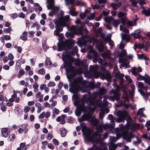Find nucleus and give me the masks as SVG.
<instances>
[{"instance_id": "nucleus-43", "label": "nucleus", "mask_w": 150, "mask_h": 150, "mask_svg": "<svg viewBox=\"0 0 150 150\" xmlns=\"http://www.w3.org/2000/svg\"><path fill=\"white\" fill-rule=\"evenodd\" d=\"M90 117V116L88 115H83L82 117V121L86 120H89Z\"/></svg>"}, {"instance_id": "nucleus-23", "label": "nucleus", "mask_w": 150, "mask_h": 150, "mask_svg": "<svg viewBox=\"0 0 150 150\" xmlns=\"http://www.w3.org/2000/svg\"><path fill=\"white\" fill-rule=\"evenodd\" d=\"M23 126V125H22L21 127L23 128V129L20 128H19L18 130V132L20 133H22L24 131L25 132V133H26L28 131V129L26 127L28 126V125H25L24 127Z\"/></svg>"}, {"instance_id": "nucleus-26", "label": "nucleus", "mask_w": 150, "mask_h": 150, "mask_svg": "<svg viewBox=\"0 0 150 150\" xmlns=\"http://www.w3.org/2000/svg\"><path fill=\"white\" fill-rule=\"evenodd\" d=\"M112 23L114 27H117L120 23V21L119 20L114 19Z\"/></svg>"}, {"instance_id": "nucleus-48", "label": "nucleus", "mask_w": 150, "mask_h": 150, "mask_svg": "<svg viewBox=\"0 0 150 150\" xmlns=\"http://www.w3.org/2000/svg\"><path fill=\"white\" fill-rule=\"evenodd\" d=\"M144 110V108H140L137 112V115H141L143 113V111Z\"/></svg>"}, {"instance_id": "nucleus-22", "label": "nucleus", "mask_w": 150, "mask_h": 150, "mask_svg": "<svg viewBox=\"0 0 150 150\" xmlns=\"http://www.w3.org/2000/svg\"><path fill=\"white\" fill-rule=\"evenodd\" d=\"M73 100L74 101V104L75 105H78V106L79 105V102H78V99L79 98L77 94H74L72 97Z\"/></svg>"}, {"instance_id": "nucleus-2", "label": "nucleus", "mask_w": 150, "mask_h": 150, "mask_svg": "<svg viewBox=\"0 0 150 150\" xmlns=\"http://www.w3.org/2000/svg\"><path fill=\"white\" fill-rule=\"evenodd\" d=\"M62 59L66 68L67 73V78L69 79L74 77L77 74V70L72 66V63L74 62V58L69 54L67 50H65L62 55Z\"/></svg>"}, {"instance_id": "nucleus-36", "label": "nucleus", "mask_w": 150, "mask_h": 150, "mask_svg": "<svg viewBox=\"0 0 150 150\" xmlns=\"http://www.w3.org/2000/svg\"><path fill=\"white\" fill-rule=\"evenodd\" d=\"M106 92V90L105 88H102L99 89V93L100 95H102L105 93Z\"/></svg>"}, {"instance_id": "nucleus-30", "label": "nucleus", "mask_w": 150, "mask_h": 150, "mask_svg": "<svg viewBox=\"0 0 150 150\" xmlns=\"http://www.w3.org/2000/svg\"><path fill=\"white\" fill-rule=\"evenodd\" d=\"M142 12L146 16H150V8H149L147 10L144 9Z\"/></svg>"}, {"instance_id": "nucleus-14", "label": "nucleus", "mask_w": 150, "mask_h": 150, "mask_svg": "<svg viewBox=\"0 0 150 150\" xmlns=\"http://www.w3.org/2000/svg\"><path fill=\"white\" fill-rule=\"evenodd\" d=\"M100 78L102 79H106L108 81H110L111 79V77L110 74L108 73H102L100 75Z\"/></svg>"}, {"instance_id": "nucleus-35", "label": "nucleus", "mask_w": 150, "mask_h": 150, "mask_svg": "<svg viewBox=\"0 0 150 150\" xmlns=\"http://www.w3.org/2000/svg\"><path fill=\"white\" fill-rule=\"evenodd\" d=\"M145 82L149 85L150 84V77L148 76H146L144 79Z\"/></svg>"}, {"instance_id": "nucleus-58", "label": "nucleus", "mask_w": 150, "mask_h": 150, "mask_svg": "<svg viewBox=\"0 0 150 150\" xmlns=\"http://www.w3.org/2000/svg\"><path fill=\"white\" fill-rule=\"evenodd\" d=\"M45 112H43L39 115L38 117L40 119L43 118L45 117Z\"/></svg>"}, {"instance_id": "nucleus-37", "label": "nucleus", "mask_w": 150, "mask_h": 150, "mask_svg": "<svg viewBox=\"0 0 150 150\" xmlns=\"http://www.w3.org/2000/svg\"><path fill=\"white\" fill-rule=\"evenodd\" d=\"M15 138V135L14 134H12L9 135L8 140V141H12L14 140Z\"/></svg>"}, {"instance_id": "nucleus-38", "label": "nucleus", "mask_w": 150, "mask_h": 150, "mask_svg": "<svg viewBox=\"0 0 150 150\" xmlns=\"http://www.w3.org/2000/svg\"><path fill=\"white\" fill-rule=\"evenodd\" d=\"M78 51V47L77 46L74 47L73 50L71 52V53L73 55L75 54Z\"/></svg>"}, {"instance_id": "nucleus-27", "label": "nucleus", "mask_w": 150, "mask_h": 150, "mask_svg": "<svg viewBox=\"0 0 150 150\" xmlns=\"http://www.w3.org/2000/svg\"><path fill=\"white\" fill-rule=\"evenodd\" d=\"M60 134L62 137H64L66 134L67 131L64 128H61L60 129Z\"/></svg>"}, {"instance_id": "nucleus-39", "label": "nucleus", "mask_w": 150, "mask_h": 150, "mask_svg": "<svg viewBox=\"0 0 150 150\" xmlns=\"http://www.w3.org/2000/svg\"><path fill=\"white\" fill-rule=\"evenodd\" d=\"M142 137L148 141H150V136H148L147 134H143Z\"/></svg>"}, {"instance_id": "nucleus-40", "label": "nucleus", "mask_w": 150, "mask_h": 150, "mask_svg": "<svg viewBox=\"0 0 150 150\" xmlns=\"http://www.w3.org/2000/svg\"><path fill=\"white\" fill-rule=\"evenodd\" d=\"M126 13L122 12H119L118 14V17L119 18H121L124 17H125Z\"/></svg>"}, {"instance_id": "nucleus-29", "label": "nucleus", "mask_w": 150, "mask_h": 150, "mask_svg": "<svg viewBox=\"0 0 150 150\" xmlns=\"http://www.w3.org/2000/svg\"><path fill=\"white\" fill-rule=\"evenodd\" d=\"M138 87L139 88H140V89H141V88H143L145 90H146L148 88V87L144 86L143 83L140 82H138Z\"/></svg>"}, {"instance_id": "nucleus-59", "label": "nucleus", "mask_w": 150, "mask_h": 150, "mask_svg": "<svg viewBox=\"0 0 150 150\" xmlns=\"http://www.w3.org/2000/svg\"><path fill=\"white\" fill-rule=\"evenodd\" d=\"M132 138V134H130L129 137L126 136V139L127 142H130L131 141V138Z\"/></svg>"}, {"instance_id": "nucleus-15", "label": "nucleus", "mask_w": 150, "mask_h": 150, "mask_svg": "<svg viewBox=\"0 0 150 150\" xmlns=\"http://www.w3.org/2000/svg\"><path fill=\"white\" fill-rule=\"evenodd\" d=\"M142 69L141 67H139L138 68L134 67L132 69V73L133 75L137 76L138 73L142 71Z\"/></svg>"}, {"instance_id": "nucleus-6", "label": "nucleus", "mask_w": 150, "mask_h": 150, "mask_svg": "<svg viewBox=\"0 0 150 150\" xmlns=\"http://www.w3.org/2000/svg\"><path fill=\"white\" fill-rule=\"evenodd\" d=\"M83 133L85 137L88 140L90 141H93L94 138L97 137H100L102 135L97 131L95 132L93 134H92L90 129H86Z\"/></svg>"}, {"instance_id": "nucleus-46", "label": "nucleus", "mask_w": 150, "mask_h": 150, "mask_svg": "<svg viewBox=\"0 0 150 150\" xmlns=\"http://www.w3.org/2000/svg\"><path fill=\"white\" fill-rule=\"evenodd\" d=\"M137 76L138 77H137V79L139 80H144L145 76H144L142 75H141L140 74L138 73L137 74Z\"/></svg>"}, {"instance_id": "nucleus-61", "label": "nucleus", "mask_w": 150, "mask_h": 150, "mask_svg": "<svg viewBox=\"0 0 150 150\" xmlns=\"http://www.w3.org/2000/svg\"><path fill=\"white\" fill-rule=\"evenodd\" d=\"M138 48L139 49H141L144 47L145 44H142L138 43Z\"/></svg>"}, {"instance_id": "nucleus-3", "label": "nucleus", "mask_w": 150, "mask_h": 150, "mask_svg": "<svg viewBox=\"0 0 150 150\" xmlns=\"http://www.w3.org/2000/svg\"><path fill=\"white\" fill-rule=\"evenodd\" d=\"M76 23V24H79L80 26L78 25L77 27L73 25L71 27H68V29L71 32H67L65 34L67 38H73L75 34L82 35L83 29L85 24L84 22H81L79 20H77Z\"/></svg>"}, {"instance_id": "nucleus-19", "label": "nucleus", "mask_w": 150, "mask_h": 150, "mask_svg": "<svg viewBox=\"0 0 150 150\" xmlns=\"http://www.w3.org/2000/svg\"><path fill=\"white\" fill-rule=\"evenodd\" d=\"M138 91L141 94L144 96V98L145 99L147 100L150 95V93H145L142 89H139Z\"/></svg>"}, {"instance_id": "nucleus-9", "label": "nucleus", "mask_w": 150, "mask_h": 150, "mask_svg": "<svg viewBox=\"0 0 150 150\" xmlns=\"http://www.w3.org/2000/svg\"><path fill=\"white\" fill-rule=\"evenodd\" d=\"M70 19L69 15H67L59 19V25L61 27L68 26L70 23Z\"/></svg>"}, {"instance_id": "nucleus-47", "label": "nucleus", "mask_w": 150, "mask_h": 150, "mask_svg": "<svg viewBox=\"0 0 150 150\" xmlns=\"http://www.w3.org/2000/svg\"><path fill=\"white\" fill-rule=\"evenodd\" d=\"M95 13H91L90 16L88 17V18L90 20H93L95 17Z\"/></svg>"}, {"instance_id": "nucleus-24", "label": "nucleus", "mask_w": 150, "mask_h": 150, "mask_svg": "<svg viewBox=\"0 0 150 150\" xmlns=\"http://www.w3.org/2000/svg\"><path fill=\"white\" fill-rule=\"evenodd\" d=\"M35 106L36 107L38 108L37 113H40L43 109V107L41 106V104L40 103H36Z\"/></svg>"}, {"instance_id": "nucleus-11", "label": "nucleus", "mask_w": 150, "mask_h": 150, "mask_svg": "<svg viewBox=\"0 0 150 150\" xmlns=\"http://www.w3.org/2000/svg\"><path fill=\"white\" fill-rule=\"evenodd\" d=\"M98 67L97 66L91 65L90 67V71L94 76L95 78H98L100 76L99 73L98 72Z\"/></svg>"}, {"instance_id": "nucleus-63", "label": "nucleus", "mask_w": 150, "mask_h": 150, "mask_svg": "<svg viewBox=\"0 0 150 150\" xmlns=\"http://www.w3.org/2000/svg\"><path fill=\"white\" fill-rule=\"evenodd\" d=\"M53 112L56 114H58L59 112V110L56 108H54L52 110Z\"/></svg>"}, {"instance_id": "nucleus-49", "label": "nucleus", "mask_w": 150, "mask_h": 150, "mask_svg": "<svg viewBox=\"0 0 150 150\" xmlns=\"http://www.w3.org/2000/svg\"><path fill=\"white\" fill-rule=\"evenodd\" d=\"M104 112L103 110H101L99 114V117L100 119L102 120L104 116Z\"/></svg>"}, {"instance_id": "nucleus-53", "label": "nucleus", "mask_w": 150, "mask_h": 150, "mask_svg": "<svg viewBox=\"0 0 150 150\" xmlns=\"http://www.w3.org/2000/svg\"><path fill=\"white\" fill-rule=\"evenodd\" d=\"M131 126L132 127H133L134 129H138L140 127L139 125L136 123L132 124L131 125Z\"/></svg>"}, {"instance_id": "nucleus-32", "label": "nucleus", "mask_w": 150, "mask_h": 150, "mask_svg": "<svg viewBox=\"0 0 150 150\" xmlns=\"http://www.w3.org/2000/svg\"><path fill=\"white\" fill-rule=\"evenodd\" d=\"M113 20L114 18L112 17H107L105 19V21L109 23H112Z\"/></svg>"}, {"instance_id": "nucleus-51", "label": "nucleus", "mask_w": 150, "mask_h": 150, "mask_svg": "<svg viewBox=\"0 0 150 150\" xmlns=\"http://www.w3.org/2000/svg\"><path fill=\"white\" fill-rule=\"evenodd\" d=\"M38 73L40 74H45V69L42 68L39 70L38 71Z\"/></svg>"}, {"instance_id": "nucleus-1", "label": "nucleus", "mask_w": 150, "mask_h": 150, "mask_svg": "<svg viewBox=\"0 0 150 150\" xmlns=\"http://www.w3.org/2000/svg\"><path fill=\"white\" fill-rule=\"evenodd\" d=\"M83 98L81 104L78 106L76 115L78 116L80 115L82 112L85 111L86 108L89 110L90 113H93L95 111L96 108L95 107L91 108L90 106H98L100 105L99 100L96 99L95 96H91L87 97V95L85 94L83 96Z\"/></svg>"}, {"instance_id": "nucleus-21", "label": "nucleus", "mask_w": 150, "mask_h": 150, "mask_svg": "<svg viewBox=\"0 0 150 150\" xmlns=\"http://www.w3.org/2000/svg\"><path fill=\"white\" fill-rule=\"evenodd\" d=\"M54 1V0H47V7L48 9L51 8H52L53 6H55Z\"/></svg>"}, {"instance_id": "nucleus-33", "label": "nucleus", "mask_w": 150, "mask_h": 150, "mask_svg": "<svg viewBox=\"0 0 150 150\" xmlns=\"http://www.w3.org/2000/svg\"><path fill=\"white\" fill-rule=\"evenodd\" d=\"M128 20V18L127 17H124L121 18L120 21L121 23L122 24V25H125L126 21Z\"/></svg>"}, {"instance_id": "nucleus-57", "label": "nucleus", "mask_w": 150, "mask_h": 150, "mask_svg": "<svg viewBox=\"0 0 150 150\" xmlns=\"http://www.w3.org/2000/svg\"><path fill=\"white\" fill-rule=\"evenodd\" d=\"M83 64V62L80 60H77L75 63V64L78 66L82 65Z\"/></svg>"}, {"instance_id": "nucleus-60", "label": "nucleus", "mask_w": 150, "mask_h": 150, "mask_svg": "<svg viewBox=\"0 0 150 150\" xmlns=\"http://www.w3.org/2000/svg\"><path fill=\"white\" fill-rule=\"evenodd\" d=\"M109 13V11L108 10H104L103 11V14L104 16L108 15Z\"/></svg>"}, {"instance_id": "nucleus-62", "label": "nucleus", "mask_w": 150, "mask_h": 150, "mask_svg": "<svg viewBox=\"0 0 150 150\" xmlns=\"http://www.w3.org/2000/svg\"><path fill=\"white\" fill-rule=\"evenodd\" d=\"M37 139L38 137L37 136L33 137L32 140V142L33 143H35L37 141Z\"/></svg>"}, {"instance_id": "nucleus-16", "label": "nucleus", "mask_w": 150, "mask_h": 150, "mask_svg": "<svg viewBox=\"0 0 150 150\" xmlns=\"http://www.w3.org/2000/svg\"><path fill=\"white\" fill-rule=\"evenodd\" d=\"M110 51L109 50L101 54V56L104 59H108L109 60H111V58L110 57Z\"/></svg>"}, {"instance_id": "nucleus-20", "label": "nucleus", "mask_w": 150, "mask_h": 150, "mask_svg": "<svg viewBox=\"0 0 150 150\" xmlns=\"http://www.w3.org/2000/svg\"><path fill=\"white\" fill-rule=\"evenodd\" d=\"M9 132V129L7 128H3L2 129V134L3 136L4 137H7L8 136Z\"/></svg>"}, {"instance_id": "nucleus-7", "label": "nucleus", "mask_w": 150, "mask_h": 150, "mask_svg": "<svg viewBox=\"0 0 150 150\" xmlns=\"http://www.w3.org/2000/svg\"><path fill=\"white\" fill-rule=\"evenodd\" d=\"M82 84V81L80 78H77L74 79L72 83V85L74 89L69 88V91L72 93H74V90L76 91H79L81 88V84Z\"/></svg>"}, {"instance_id": "nucleus-31", "label": "nucleus", "mask_w": 150, "mask_h": 150, "mask_svg": "<svg viewBox=\"0 0 150 150\" xmlns=\"http://www.w3.org/2000/svg\"><path fill=\"white\" fill-rule=\"evenodd\" d=\"M69 8L70 9L69 14L73 16H76L77 15V13L74 10L72 9L70 7H69Z\"/></svg>"}, {"instance_id": "nucleus-56", "label": "nucleus", "mask_w": 150, "mask_h": 150, "mask_svg": "<svg viewBox=\"0 0 150 150\" xmlns=\"http://www.w3.org/2000/svg\"><path fill=\"white\" fill-rule=\"evenodd\" d=\"M55 85V83L53 81H50L47 84V86L48 87H52L54 86Z\"/></svg>"}, {"instance_id": "nucleus-42", "label": "nucleus", "mask_w": 150, "mask_h": 150, "mask_svg": "<svg viewBox=\"0 0 150 150\" xmlns=\"http://www.w3.org/2000/svg\"><path fill=\"white\" fill-rule=\"evenodd\" d=\"M108 127V125H101L99 127H98V129L100 130V132H101L103 128H104V129H105L106 128Z\"/></svg>"}, {"instance_id": "nucleus-44", "label": "nucleus", "mask_w": 150, "mask_h": 150, "mask_svg": "<svg viewBox=\"0 0 150 150\" xmlns=\"http://www.w3.org/2000/svg\"><path fill=\"white\" fill-rule=\"evenodd\" d=\"M138 58L140 59H143L144 60L147 59V57L145 56V55L144 54H139L138 55Z\"/></svg>"}, {"instance_id": "nucleus-25", "label": "nucleus", "mask_w": 150, "mask_h": 150, "mask_svg": "<svg viewBox=\"0 0 150 150\" xmlns=\"http://www.w3.org/2000/svg\"><path fill=\"white\" fill-rule=\"evenodd\" d=\"M137 20L135 19L133 21H128L127 23V24L128 26H134L136 25Z\"/></svg>"}, {"instance_id": "nucleus-12", "label": "nucleus", "mask_w": 150, "mask_h": 150, "mask_svg": "<svg viewBox=\"0 0 150 150\" xmlns=\"http://www.w3.org/2000/svg\"><path fill=\"white\" fill-rule=\"evenodd\" d=\"M84 30L86 34L85 35V36L82 35L81 36V41H79L78 43V45L81 47L83 45H86L87 43V41H86L85 39L87 38L88 37V36L87 35L88 32V30L86 29H85Z\"/></svg>"}, {"instance_id": "nucleus-5", "label": "nucleus", "mask_w": 150, "mask_h": 150, "mask_svg": "<svg viewBox=\"0 0 150 150\" xmlns=\"http://www.w3.org/2000/svg\"><path fill=\"white\" fill-rule=\"evenodd\" d=\"M74 45V42L73 40H66L64 42H59L57 44L58 49L57 50L59 51L63 50L65 48H67L70 50Z\"/></svg>"}, {"instance_id": "nucleus-52", "label": "nucleus", "mask_w": 150, "mask_h": 150, "mask_svg": "<svg viewBox=\"0 0 150 150\" xmlns=\"http://www.w3.org/2000/svg\"><path fill=\"white\" fill-rule=\"evenodd\" d=\"M38 87H39L38 85L36 83H35L33 85V88L35 90V92H36L37 91H38Z\"/></svg>"}, {"instance_id": "nucleus-45", "label": "nucleus", "mask_w": 150, "mask_h": 150, "mask_svg": "<svg viewBox=\"0 0 150 150\" xmlns=\"http://www.w3.org/2000/svg\"><path fill=\"white\" fill-rule=\"evenodd\" d=\"M117 145L116 144H112L110 147V150H115L117 148Z\"/></svg>"}, {"instance_id": "nucleus-10", "label": "nucleus", "mask_w": 150, "mask_h": 150, "mask_svg": "<svg viewBox=\"0 0 150 150\" xmlns=\"http://www.w3.org/2000/svg\"><path fill=\"white\" fill-rule=\"evenodd\" d=\"M116 86L115 90H113L110 92V94L111 95V99L112 100L117 99L120 96L119 93L120 90V87L117 85H116Z\"/></svg>"}, {"instance_id": "nucleus-50", "label": "nucleus", "mask_w": 150, "mask_h": 150, "mask_svg": "<svg viewBox=\"0 0 150 150\" xmlns=\"http://www.w3.org/2000/svg\"><path fill=\"white\" fill-rule=\"evenodd\" d=\"M90 51L94 57H96L98 55V53L96 51L91 49L90 50Z\"/></svg>"}, {"instance_id": "nucleus-34", "label": "nucleus", "mask_w": 150, "mask_h": 150, "mask_svg": "<svg viewBox=\"0 0 150 150\" xmlns=\"http://www.w3.org/2000/svg\"><path fill=\"white\" fill-rule=\"evenodd\" d=\"M27 32H24L22 35L21 36L20 38L24 41L26 40L27 39Z\"/></svg>"}, {"instance_id": "nucleus-4", "label": "nucleus", "mask_w": 150, "mask_h": 150, "mask_svg": "<svg viewBox=\"0 0 150 150\" xmlns=\"http://www.w3.org/2000/svg\"><path fill=\"white\" fill-rule=\"evenodd\" d=\"M127 112L125 110L123 111H119L117 113V115L118 117V118L114 117L112 115H109L108 117L109 120H111V127H113L115 125V122H124L126 119V117L127 116Z\"/></svg>"}, {"instance_id": "nucleus-64", "label": "nucleus", "mask_w": 150, "mask_h": 150, "mask_svg": "<svg viewBox=\"0 0 150 150\" xmlns=\"http://www.w3.org/2000/svg\"><path fill=\"white\" fill-rule=\"evenodd\" d=\"M30 110V108L28 106H26V107H25L24 109V112L26 113L28 112Z\"/></svg>"}, {"instance_id": "nucleus-8", "label": "nucleus", "mask_w": 150, "mask_h": 150, "mask_svg": "<svg viewBox=\"0 0 150 150\" xmlns=\"http://www.w3.org/2000/svg\"><path fill=\"white\" fill-rule=\"evenodd\" d=\"M120 30L125 33L124 34L123 33H121V35L122 37V41L125 40L127 42H129L131 38L129 35H127L129 33V29L125 27L124 25H121L120 26Z\"/></svg>"}, {"instance_id": "nucleus-18", "label": "nucleus", "mask_w": 150, "mask_h": 150, "mask_svg": "<svg viewBox=\"0 0 150 150\" xmlns=\"http://www.w3.org/2000/svg\"><path fill=\"white\" fill-rule=\"evenodd\" d=\"M106 2V0H98V2L99 4H102V5H101L100 6V5H95L94 8H101L104 7V4Z\"/></svg>"}, {"instance_id": "nucleus-17", "label": "nucleus", "mask_w": 150, "mask_h": 150, "mask_svg": "<svg viewBox=\"0 0 150 150\" xmlns=\"http://www.w3.org/2000/svg\"><path fill=\"white\" fill-rule=\"evenodd\" d=\"M122 3L121 2H119L117 3L115 2L111 3L110 6L113 9L117 10V8L121 6Z\"/></svg>"}, {"instance_id": "nucleus-28", "label": "nucleus", "mask_w": 150, "mask_h": 150, "mask_svg": "<svg viewBox=\"0 0 150 150\" xmlns=\"http://www.w3.org/2000/svg\"><path fill=\"white\" fill-rule=\"evenodd\" d=\"M106 40L108 41V43L110 46V48H112L114 46V42L109 37L108 38L106 39Z\"/></svg>"}, {"instance_id": "nucleus-13", "label": "nucleus", "mask_w": 150, "mask_h": 150, "mask_svg": "<svg viewBox=\"0 0 150 150\" xmlns=\"http://www.w3.org/2000/svg\"><path fill=\"white\" fill-rule=\"evenodd\" d=\"M59 6H53L52 8L48 9H52V11L49 13V16L50 17H52L59 10Z\"/></svg>"}, {"instance_id": "nucleus-55", "label": "nucleus", "mask_w": 150, "mask_h": 150, "mask_svg": "<svg viewBox=\"0 0 150 150\" xmlns=\"http://www.w3.org/2000/svg\"><path fill=\"white\" fill-rule=\"evenodd\" d=\"M132 34L134 37L135 38L140 39L141 38V36L139 34L137 33H132Z\"/></svg>"}, {"instance_id": "nucleus-41", "label": "nucleus", "mask_w": 150, "mask_h": 150, "mask_svg": "<svg viewBox=\"0 0 150 150\" xmlns=\"http://www.w3.org/2000/svg\"><path fill=\"white\" fill-rule=\"evenodd\" d=\"M116 76L119 79L122 80V79L124 76V75L123 74H121L120 72H118L116 74Z\"/></svg>"}, {"instance_id": "nucleus-54", "label": "nucleus", "mask_w": 150, "mask_h": 150, "mask_svg": "<svg viewBox=\"0 0 150 150\" xmlns=\"http://www.w3.org/2000/svg\"><path fill=\"white\" fill-rule=\"evenodd\" d=\"M137 2L140 5L141 7H142L143 5L145 4V1L143 0H138Z\"/></svg>"}]
</instances>
